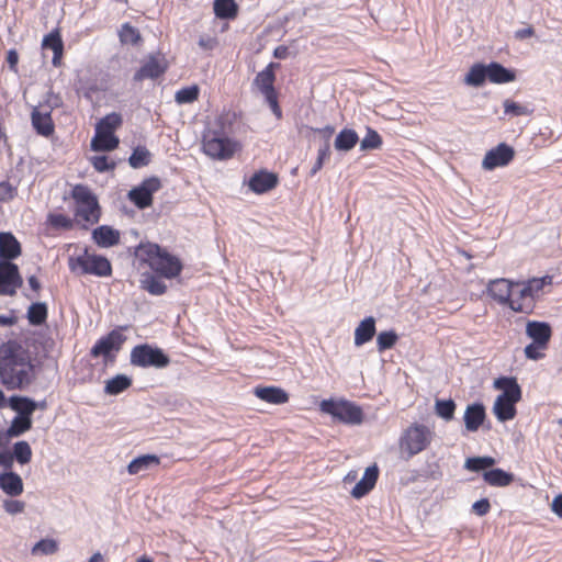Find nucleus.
Listing matches in <instances>:
<instances>
[{
  "label": "nucleus",
  "mask_w": 562,
  "mask_h": 562,
  "mask_svg": "<svg viewBox=\"0 0 562 562\" xmlns=\"http://www.w3.org/2000/svg\"><path fill=\"white\" fill-rule=\"evenodd\" d=\"M34 364L30 351L10 339L0 345V383L8 390H25L34 381Z\"/></svg>",
  "instance_id": "1"
},
{
  "label": "nucleus",
  "mask_w": 562,
  "mask_h": 562,
  "mask_svg": "<svg viewBox=\"0 0 562 562\" xmlns=\"http://www.w3.org/2000/svg\"><path fill=\"white\" fill-rule=\"evenodd\" d=\"M136 255L146 261L160 277L172 279L179 276L182 270L181 261L157 244L139 245Z\"/></svg>",
  "instance_id": "2"
},
{
  "label": "nucleus",
  "mask_w": 562,
  "mask_h": 562,
  "mask_svg": "<svg viewBox=\"0 0 562 562\" xmlns=\"http://www.w3.org/2000/svg\"><path fill=\"white\" fill-rule=\"evenodd\" d=\"M434 432L423 424L414 423L407 427L398 440L400 450L406 454L405 459L424 451L431 442Z\"/></svg>",
  "instance_id": "3"
},
{
  "label": "nucleus",
  "mask_w": 562,
  "mask_h": 562,
  "mask_svg": "<svg viewBox=\"0 0 562 562\" xmlns=\"http://www.w3.org/2000/svg\"><path fill=\"white\" fill-rule=\"evenodd\" d=\"M69 269L79 274H94L98 277H109L112 273L110 261L99 255H90L87 249L78 257H70Z\"/></svg>",
  "instance_id": "4"
},
{
  "label": "nucleus",
  "mask_w": 562,
  "mask_h": 562,
  "mask_svg": "<svg viewBox=\"0 0 562 562\" xmlns=\"http://www.w3.org/2000/svg\"><path fill=\"white\" fill-rule=\"evenodd\" d=\"M321 411L344 424L360 425L363 422L361 407L349 401L324 400L321 403Z\"/></svg>",
  "instance_id": "5"
},
{
  "label": "nucleus",
  "mask_w": 562,
  "mask_h": 562,
  "mask_svg": "<svg viewBox=\"0 0 562 562\" xmlns=\"http://www.w3.org/2000/svg\"><path fill=\"white\" fill-rule=\"evenodd\" d=\"M131 363L140 368L162 369L169 366L170 358L160 348L144 344L132 349Z\"/></svg>",
  "instance_id": "6"
},
{
  "label": "nucleus",
  "mask_w": 562,
  "mask_h": 562,
  "mask_svg": "<svg viewBox=\"0 0 562 562\" xmlns=\"http://www.w3.org/2000/svg\"><path fill=\"white\" fill-rule=\"evenodd\" d=\"M203 150L212 158L227 159L233 156L235 144L224 133L209 131L203 136Z\"/></svg>",
  "instance_id": "7"
},
{
  "label": "nucleus",
  "mask_w": 562,
  "mask_h": 562,
  "mask_svg": "<svg viewBox=\"0 0 562 562\" xmlns=\"http://www.w3.org/2000/svg\"><path fill=\"white\" fill-rule=\"evenodd\" d=\"M161 187L160 179L150 177L128 192V199L140 210L151 206L153 194Z\"/></svg>",
  "instance_id": "8"
},
{
  "label": "nucleus",
  "mask_w": 562,
  "mask_h": 562,
  "mask_svg": "<svg viewBox=\"0 0 562 562\" xmlns=\"http://www.w3.org/2000/svg\"><path fill=\"white\" fill-rule=\"evenodd\" d=\"M23 285L19 268L11 261H0V295H14Z\"/></svg>",
  "instance_id": "9"
},
{
  "label": "nucleus",
  "mask_w": 562,
  "mask_h": 562,
  "mask_svg": "<svg viewBox=\"0 0 562 562\" xmlns=\"http://www.w3.org/2000/svg\"><path fill=\"white\" fill-rule=\"evenodd\" d=\"M514 157L515 149L506 143H501L485 154L482 167L485 170H494L498 167H505L514 159Z\"/></svg>",
  "instance_id": "10"
},
{
  "label": "nucleus",
  "mask_w": 562,
  "mask_h": 562,
  "mask_svg": "<svg viewBox=\"0 0 562 562\" xmlns=\"http://www.w3.org/2000/svg\"><path fill=\"white\" fill-rule=\"evenodd\" d=\"M515 285L520 282H514L505 278L491 280L487 284V294L501 305H507L512 302Z\"/></svg>",
  "instance_id": "11"
},
{
  "label": "nucleus",
  "mask_w": 562,
  "mask_h": 562,
  "mask_svg": "<svg viewBox=\"0 0 562 562\" xmlns=\"http://www.w3.org/2000/svg\"><path fill=\"white\" fill-rule=\"evenodd\" d=\"M126 337L120 330L113 329L106 336L100 338L91 349L92 357L103 356L110 358L112 351H119Z\"/></svg>",
  "instance_id": "12"
},
{
  "label": "nucleus",
  "mask_w": 562,
  "mask_h": 562,
  "mask_svg": "<svg viewBox=\"0 0 562 562\" xmlns=\"http://www.w3.org/2000/svg\"><path fill=\"white\" fill-rule=\"evenodd\" d=\"M277 184V175L266 170L255 172L248 181L250 190L258 194H262L272 190Z\"/></svg>",
  "instance_id": "13"
},
{
  "label": "nucleus",
  "mask_w": 562,
  "mask_h": 562,
  "mask_svg": "<svg viewBox=\"0 0 562 562\" xmlns=\"http://www.w3.org/2000/svg\"><path fill=\"white\" fill-rule=\"evenodd\" d=\"M526 335L539 346L548 347L552 336L550 324L546 322L529 321L526 325Z\"/></svg>",
  "instance_id": "14"
},
{
  "label": "nucleus",
  "mask_w": 562,
  "mask_h": 562,
  "mask_svg": "<svg viewBox=\"0 0 562 562\" xmlns=\"http://www.w3.org/2000/svg\"><path fill=\"white\" fill-rule=\"evenodd\" d=\"M485 418V407L482 403L469 404L463 416L465 429L470 432L477 431L483 425Z\"/></svg>",
  "instance_id": "15"
},
{
  "label": "nucleus",
  "mask_w": 562,
  "mask_h": 562,
  "mask_svg": "<svg viewBox=\"0 0 562 562\" xmlns=\"http://www.w3.org/2000/svg\"><path fill=\"white\" fill-rule=\"evenodd\" d=\"M32 126L37 134L49 136L54 133V123L50 116V111H42L37 106L33 108L31 114Z\"/></svg>",
  "instance_id": "16"
},
{
  "label": "nucleus",
  "mask_w": 562,
  "mask_h": 562,
  "mask_svg": "<svg viewBox=\"0 0 562 562\" xmlns=\"http://www.w3.org/2000/svg\"><path fill=\"white\" fill-rule=\"evenodd\" d=\"M379 477V469L375 464L368 467L362 479L355 485L351 495L355 498H361L367 495L375 485Z\"/></svg>",
  "instance_id": "17"
},
{
  "label": "nucleus",
  "mask_w": 562,
  "mask_h": 562,
  "mask_svg": "<svg viewBox=\"0 0 562 562\" xmlns=\"http://www.w3.org/2000/svg\"><path fill=\"white\" fill-rule=\"evenodd\" d=\"M254 394L263 402L280 405L289 401V394L279 386H256Z\"/></svg>",
  "instance_id": "18"
},
{
  "label": "nucleus",
  "mask_w": 562,
  "mask_h": 562,
  "mask_svg": "<svg viewBox=\"0 0 562 562\" xmlns=\"http://www.w3.org/2000/svg\"><path fill=\"white\" fill-rule=\"evenodd\" d=\"M494 387L503 390V393L498 395L499 397L515 403L521 398V389L515 378L501 376L494 381Z\"/></svg>",
  "instance_id": "19"
},
{
  "label": "nucleus",
  "mask_w": 562,
  "mask_h": 562,
  "mask_svg": "<svg viewBox=\"0 0 562 562\" xmlns=\"http://www.w3.org/2000/svg\"><path fill=\"white\" fill-rule=\"evenodd\" d=\"M166 71V65L150 57L135 74L133 80L140 82L145 79H157Z\"/></svg>",
  "instance_id": "20"
},
{
  "label": "nucleus",
  "mask_w": 562,
  "mask_h": 562,
  "mask_svg": "<svg viewBox=\"0 0 562 562\" xmlns=\"http://www.w3.org/2000/svg\"><path fill=\"white\" fill-rule=\"evenodd\" d=\"M21 254V246L11 233H0V261H10Z\"/></svg>",
  "instance_id": "21"
},
{
  "label": "nucleus",
  "mask_w": 562,
  "mask_h": 562,
  "mask_svg": "<svg viewBox=\"0 0 562 562\" xmlns=\"http://www.w3.org/2000/svg\"><path fill=\"white\" fill-rule=\"evenodd\" d=\"M0 488L8 496L15 497L23 493V481L18 473L7 471L0 473Z\"/></svg>",
  "instance_id": "22"
},
{
  "label": "nucleus",
  "mask_w": 562,
  "mask_h": 562,
  "mask_svg": "<svg viewBox=\"0 0 562 562\" xmlns=\"http://www.w3.org/2000/svg\"><path fill=\"white\" fill-rule=\"evenodd\" d=\"M92 238L98 246L109 248L120 243V233L111 226L102 225L92 232Z\"/></svg>",
  "instance_id": "23"
},
{
  "label": "nucleus",
  "mask_w": 562,
  "mask_h": 562,
  "mask_svg": "<svg viewBox=\"0 0 562 562\" xmlns=\"http://www.w3.org/2000/svg\"><path fill=\"white\" fill-rule=\"evenodd\" d=\"M515 288H520L518 291V296L512 299L509 303V308L517 313L531 314L536 306V302L528 292L525 285H515Z\"/></svg>",
  "instance_id": "24"
},
{
  "label": "nucleus",
  "mask_w": 562,
  "mask_h": 562,
  "mask_svg": "<svg viewBox=\"0 0 562 562\" xmlns=\"http://www.w3.org/2000/svg\"><path fill=\"white\" fill-rule=\"evenodd\" d=\"M375 335V318L368 316L355 329V345L360 347L370 341Z\"/></svg>",
  "instance_id": "25"
},
{
  "label": "nucleus",
  "mask_w": 562,
  "mask_h": 562,
  "mask_svg": "<svg viewBox=\"0 0 562 562\" xmlns=\"http://www.w3.org/2000/svg\"><path fill=\"white\" fill-rule=\"evenodd\" d=\"M43 48H50L54 53L53 65L59 66L60 59L64 52V43L59 33V30H54L43 38Z\"/></svg>",
  "instance_id": "26"
},
{
  "label": "nucleus",
  "mask_w": 562,
  "mask_h": 562,
  "mask_svg": "<svg viewBox=\"0 0 562 562\" xmlns=\"http://www.w3.org/2000/svg\"><path fill=\"white\" fill-rule=\"evenodd\" d=\"M487 79L493 83H507L516 79V75L513 70L505 68L496 61H492L487 65Z\"/></svg>",
  "instance_id": "27"
},
{
  "label": "nucleus",
  "mask_w": 562,
  "mask_h": 562,
  "mask_svg": "<svg viewBox=\"0 0 562 562\" xmlns=\"http://www.w3.org/2000/svg\"><path fill=\"white\" fill-rule=\"evenodd\" d=\"M9 406L18 412L19 416L32 418L33 413L37 409V402L26 396L13 395L9 398Z\"/></svg>",
  "instance_id": "28"
},
{
  "label": "nucleus",
  "mask_w": 562,
  "mask_h": 562,
  "mask_svg": "<svg viewBox=\"0 0 562 562\" xmlns=\"http://www.w3.org/2000/svg\"><path fill=\"white\" fill-rule=\"evenodd\" d=\"M101 211L97 199L85 204L76 205V216L88 224L98 223Z\"/></svg>",
  "instance_id": "29"
},
{
  "label": "nucleus",
  "mask_w": 562,
  "mask_h": 562,
  "mask_svg": "<svg viewBox=\"0 0 562 562\" xmlns=\"http://www.w3.org/2000/svg\"><path fill=\"white\" fill-rule=\"evenodd\" d=\"M119 138L114 134L95 132L91 140V149L94 151H110L119 146Z\"/></svg>",
  "instance_id": "30"
},
{
  "label": "nucleus",
  "mask_w": 562,
  "mask_h": 562,
  "mask_svg": "<svg viewBox=\"0 0 562 562\" xmlns=\"http://www.w3.org/2000/svg\"><path fill=\"white\" fill-rule=\"evenodd\" d=\"M515 402L497 396L493 406V413L499 422H507L516 416Z\"/></svg>",
  "instance_id": "31"
},
{
  "label": "nucleus",
  "mask_w": 562,
  "mask_h": 562,
  "mask_svg": "<svg viewBox=\"0 0 562 562\" xmlns=\"http://www.w3.org/2000/svg\"><path fill=\"white\" fill-rule=\"evenodd\" d=\"M274 72H273V64H270L266 69L258 72L254 83L258 87V89L261 91V93L265 95L267 93H271L272 91H276L273 88L274 82Z\"/></svg>",
  "instance_id": "32"
},
{
  "label": "nucleus",
  "mask_w": 562,
  "mask_h": 562,
  "mask_svg": "<svg viewBox=\"0 0 562 562\" xmlns=\"http://www.w3.org/2000/svg\"><path fill=\"white\" fill-rule=\"evenodd\" d=\"M32 428V418L26 416H15L11 422V425L4 432L5 441L9 439L19 437Z\"/></svg>",
  "instance_id": "33"
},
{
  "label": "nucleus",
  "mask_w": 562,
  "mask_h": 562,
  "mask_svg": "<svg viewBox=\"0 0 562 562\" xmlns=\"http://www.w3.org/2000/svg\"><path fill=\"white\" fill-rule=\"evenodd\" d=\"M483 479L492 486H507L514 481V475L502 469L484 471Z\"/></svg>",
  "instance_id": "34"
},
{
  "label": "nucleus",
  "mask_w": 562,
  "mask_h": 562,
  "mask_svg": "<svg viewBox=\"0 0 562 562\" xmlns=\"http://www.w3.org/2000/svg\"><path fill=\"white\" fill-rule=\"evenodd\" d=\"M359 137L356 131L350 128H344L336 136L334 146L337 150L349 151L358 143Z\"/></svg>",
  "instance_id": "35"
},
{
  "label": "nucleus",
  "mask_w": 562,
  "mask_h": 562,
  "mask_svg": "<svg viewBox=\"0 0 562 562\" xmlns=\"http://www.w3.org/2000/svg\"><path fill=\"white\" fill-rule=\"evenodd\" d=\"M159 464V458L155 454H144L138 458H135L127 465V471L130 474H138L143 471L148 470L153 465Z\"/></svg>",
  "instance_id": "36"
},
{
  "label": "nucleus",
  "mask_w": 562,
  "mask_h": 562,
  "mask_svg": "<svg viewBox=\"0 0 562 562\" xmlns=\"http://www.w3.org/2000/svg\"><path fill=\"white\" fill-rule=\"evenodd\" d=\"M487 78V66L477 63L465 75L464 83L471 87H481Z\"/></svg>",
  "instance_id": "37"
},
{
  "label": "nucleus",
  "mask_w": 562,
  "mask_h": 562,
  "mask_svg": "<svg viewBox=\"0 0 562 562\" xmlns=\"http://www.w3.org/2000/svg\"><path fill=\"white\" fill-rule=\"evenodd\" d=\"M140 288L153 295H161L167 290L166 284L160 280V278L150 273L142 276Z\"/></svg>",
  "instance_id": "38"
},
{
  "label": "nucleus",
  "mask_w": 562,
  "mask_h": 562,
  "mask_svg": "<svg viewBox=\"0 0 562 562\" xmlns=\"http://www.w3.org/2000/svg\"><path fill=\"white\" fill-rule=\"evenodd\" d=\"M132 385V379L125 374H117L105 382L104 392L109 395H117Z\"/></svg>",
  "instance_id": "39"
},
{
  "label": "nucleus",
  "mask_w": 562,
  "mask_h": 562,
  "mask_svg": "<svg viewBox=\"0 0 562 562\" xmlns=\"http://www.w3.org/2000/svg\"><path fill=\"white\" fill-rule=\"evenodd\" d=\"M238 12V5L234 0H215L214 13L220 19H235Z\"/></svg>",
  "instance_id": "40"
},
{
  "label": "nucleus",
  "mask_w": 562,
  "mask_h": 562,
  "mask_svg": "<svg viewBox=\"0 0 562 562\" xmlns=\"http://www.w3.org/2000/svg\"><path fill=\"white\" fill-rule=\"evenodd\" d=\"M27 321L33 326H40L47 318V306L43 302L32 303L27 308Z\"/></svg>",
  "instance_id": "41"
},
{
  "label": "nucleus",
  "mask_w": 562,
  "mask_h": 562,
  "mask_svg": "<svg viewBox=\"0 0 562 562\" xmlns=\"http://www.w3.org/2000/svg\"><path fill=\"white\" fill-rule=\"evenodd\" d=\"M122 125V116L119 113H110L102 117L95 125V132L114 134V131Z\"/></svg>",
  "instance_id": "42"
},
{
  "label": "nucleus",
  "mask_w": 562,
  "mask_h": 562,
  "mask_svg": "<svg viewBox=\"0 0 562 562\" xmlns=\"http://www.w3.org/2000/svg\"><path fill=\"white\" fill-rule=\"evenodd\" d=\"M495 459L488 456L484 457H472L468 458L464 462V469L472 472H480L483 470H487L495 464Z\"/></svg>",
  "instance_id": "43"
},
{
  "label": "nucleus",
  "mask_w": 562,
  "mask_h": 562,
  "mask_svg": "<svg viewBox=\"0 0 562 562\" xmlns=\"http://www.w3.org/2000/svg\"><path fill=\"white\" fill-rule=\"evenodd\" d=\"M456 403L453 400H436L435 402V413L438 417L442 418L446 422H450L454 417L456 412Z\"/></svg>",
  "instance_id": "44"
},
{
  "label": "nucleus",
  "mask_w": 562,
  "mask_h": 562,
  "mask_svg": "<svg viewBox=\"0 0 562 562\" xmlns=\"http://www.w3.org/2000/svg\"><path fill=\"white\" fill-rule=\"evenodd\" d=\"M150 162V153L146 147H136L128 158L132 168L137 169L147 166Z\"/></svg>",
  "instance_id": "45"
},
{
  "label": "nucleus",
  "mask_w": 562,
  "mask_h": 562,
  "mask_svg": "<svg viewBox=\"0 0 562 562\" xmlns=\"http://www.w3.org/2000/svg\"><path fill=\"white\" fill-rule=\"evenodd\" d=\"M552 277L546 276L542 278H533L528 280L527 282H520V285H525L532 296V299L536 301L539 296V293L542 291L543 286L547 284H551Z\"/></svg>",
  "instance_id": "46"
},
{
  "label": "nucleus",
  "mask_w": 562,
  "mask_h": 562,
  "mask_svg": "<svg viewBox=\"0 0 562 562\" xmlns=\"http://www.w3.org/2000/svg\"><path fill=\"white\" fill-rule=\"evenodd\" d=\"M14 456V460H16L20 464H26L32 459V449L27 441H18L13 446V451L11 452Z\"/></svg>",
  "instance_id": "47"
},
{
  "label": "nucleus",
  "mask_w": 562,
  "mask_h": 562,
  "mask_svg": "<svg viewBox=\"0 0 562 562\" xmlns=\"http://www.w3.org/2000/svg\"><path fill=\"white\" fill-rule=\"evenodd\" d=\"M382 145V138L379 133L370 127H368L367 135L360 142V149L372 150L378 149Z\"/></svg>",
  "instance_id": "48"
},
{
  "label": "nucleus",
  "mask_w": 562,
  "mask_h": 562,
  "mask_svg": "<svg viewBox=\"0 0 562 562\" xmlns=\"http://www.w3.org/2000/svg\"><path fill=\"white\" fill-rule=\"evenodd\" d=\"M199 92L198 86L186 87L176 92L175 100L179 104L192 103L199 98Z\"/></svg>",
  "instance_id": "49"
},
{
  "label": "nucleus",
  "mask_w": 562,
  "mask_h": 562,
  "mask_svg": "<svg viewBox=\"0 0 562 562\" xmlns=\"http://www.w3.org/2000/svg\"><path fill=\"white\" fill-rule=\"evenodd\" d=\"M120 40L123 44L135 45L140 41V33L130 23H125L120 31Z\"/></svg>",
  "instance_id": "50"
},
{
  "label": "nucleus",
  "mask_w": 562,
  "mask_h": 562,
  "mask_svg": "<svg viewBox=\"0 0 562 562\" xmlns=\"http://www.w3.org/2000/svg\"><path fill=\"white\" fill-rule=\"evenodd\" d=\"M398 337L394 330L381 331L376 337V347L380 352L391 349Z\"/></svg>",
  "instance_id": "51"
},
{
  "label": "nucleus",
  "mask_w": 562,
  "mask_h": 562,
  "mask_svg": "<svg viewBox=\"0 0 562 562\" xmlns=\"http://www.w3.org/2000/svg\"><path fill=\"white\" fill-rule=\"evenodd\" d=\"M503 105L505 114H509L513 116H524L530 115L532 113V110L529 109L528 106L517 103L510 99H506L503 102Z\"/></svg>",
  "instance_id": "52"
},
{
  "label": "nucleus",
  "mask_w": 562,
  "mask_h": 562,
  "mask_svg": "<svg viewBox=\"0 0 562 562\" xmlns=\"http://www.w3.org/2000/svg\"><path fill=\"white\" fill-rule=\"evenodd\" d=\"M71 196L76 201V205L85 204L97 199L95 195L92 194L90 189L83 184L75 186L71 191Z\"/></svg>",
  "instance_id": "53"
},
{
  "label": "nucleus",
  "mask_w": 562,
  "mask_h": 562,
  "mask_svg": "<svg viewBox=\"0 0 562 562\" xmlns=\"http://www.w3.org/2000/svg\"><path fill=\"white\" fill-rule=\"evenodd\" d=\"M57 550H58V543L56 540L42 539L34 544V547L32 548V553L33 554L41 553V554L49 555V554L56 553Z\"/></svg>",
  "instance_id": "54"
},
{
  "label": "nucleus",
  "mask_w": 562,
  "mask_h": 562,
  "mask_svg": "<svg viewBox=\"0 0 562 562\" xmlns=\"http://www.w3.org/2000/svg\"><path fill=\"white\" fill-rule=\"evenodd\" d=\"M330 156V144L328 140H325L324 144L318 149L317 159L311 169V175H316L319 171L325 162Z\"/></svg>",
  "instance_id": "55"
},
{
  "label": "nucleus",
  "mask_w": 562,
  "mask_h": 562,
  "mask_svg": "<svg viewBox=\"0 0 562 562\" xmlns=\"http://www.w3.org/2000/svg\"><path fill=\"white\" fill-rule=\"evenodd\" d=\"M48 222L55 228L70 229L74 225L72 220L64 214H49Z\"/></svg>",
  "instance_id": "56"
},
{
  "label": "nucleus",
  "mask_w": 562,
  "mask_h": 562,
  "mask_svg": "<svg viewBox=\"0 0 562 562\" xmlns=\"http://www.w3.org/2000/svg\"><path fill=\"white\" fill-rule=\"evenodd\" d=\"M547 349L546 346H539L536 342H531L525 347V356L530 360H540L544 357V353L541 350Z\"/></svg>",
  "instance_id": "57"
},
{
  "label": "nucleus",
  "mask_w": 562,
  "mask_h": 562,
  "mask_svg": "<svg viewBox=\"0 0 562 562\" xmlns=\"http://www.w3.org/2000/svg\"><path fill=\"white\" fill-rule=\"evenodd\" d=\"M94 169L104 172L114 169V164H109L106 156H94L91 158Z\"/></svg>",
  "instance_id": "58"
},
{
  "label": "nucleus",
  "mask_w": 562,
  "mask_h": 562,
  "mask_svg": "<svg viewBox=\"0 0 562 562\" xmlns=\"http://www.w3.org/2000/svg\"><path fill=\"white\" fill-rule=\"evenodd\" d=\"M3 508L8 514L15 515V514H20L24 510L25 504H24V502L16 501V499H5L3 502Z\"/></svg>",
  "instance_id": "59"
},
{
  "label": "nucleus",
  "mask_w": 562,
  "mask_h": 562,
  "mask_svg": "<svg viewBox=\"0 0 562 562\" xmlns=\"http://www.w3.org/2000/svg\"><path fill=\"white\" fill-rule=\"evenodd\" d=\"M16 188L7 181L0 182V201L7 202L14 198Z\"/></svg>",
  "instance_id": "60"
},
{
  "label": "nucleus",
  "mask_w": 562,
  "mask_h": 562,
  "mask_svg": "<svg viewBox=\"0 0 562 562\" xmlns=\"http://www.w3.org/2000/svg\"><path fill=\"white\" fill-rule=\"evenodd\" d=\"M490 509L491 504L487 498H481L473 503L472 505V512L480 517L485 516L490 512Z\"/></svg>",
  "instance_id": "61"
},
{
  "label": "nucleus",
  "mask_w": 562,
  "mask_h": 562,
  "mask_svg": "<svg viewBox=\"0 0 562 562\" xmlns=\"http://www.w3.org/2000/svg\"><path fill=\"white\" fill-rule=\"evenodd\" d=\"M265 98H266L267 102L269 103L272 112L276 114V116L278 119H280L282 116V112H281V109H280V106L278 104V99H277L276 91H272L271 93L265 94Z\"/></svg>",
  "instance_id": "62"
},
{
  "label": "nucleus",
  "mask_w": 562,
  "mask_h": 562,
  "mask_svg": "<svg viewBox=\"0 0 562 562\" xmlns=\"http://www.w3.org/2000/svg\"><path fill=\"white\" fill-rule=\"evenodd\" d=\"M14 456L10 451H0V465L7 470L13 467Z\"/></svg>",
  "instance_id": "63"
},
{
  "label": "nucleus",
  "mask_w": 562,
  "mask_h": 562,
  "mask_svg": "<svg viewBox=\"0 0 562 562\" xmlns=\"http://www.w3.org/2000/svg\"><path fill=\"white\" fill-rule=\"evenodd\" d=\"M198 44L205 50H212L217 45V41L214 37L201 36Z\"/></svg>",
  "instance_id": "64"
}]
</instances>
